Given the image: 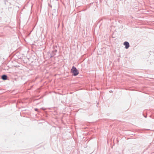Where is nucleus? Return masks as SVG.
<instances>
[{
    "instance_id": "obj_7",
    "label": "nucleus",
    "mask_w": 154,
    "mask_h": 154,
    "mask_svg": "<svg viewBox=\"0 0 154 154\" xmlns=\"http://www.w3.org/2000/svg\"><path fill=\"white\" fill-rule=\"evenodd\" d=\"M4 1L5 2H8V0H4Z\"/></svg>"
},
{
    "instance_id": "obj_6",
    "label": "nucleus",
    "mask_w": 154,
    "mask_h": 154,
    "mask_svg": "<svg viewBox=\"0 0 154 154\" xmlns=\"http://www.w3.org/2000/svg\"><path fill=\"white\" fill-rule=\"evenodd\" d=\"M35 110L36 111H37L38 110V109L37 108H35Z\"/></svg>"
},
{
    "instance_id": "obj_3",
    "label": "nucleus",
    "mask_w": 154,
    "mask_h": 154,
    "mask_svg": "<svg viewBox=\"0 0 154 154\" xmlns=\"http://www.w3.org/2000/svg\"><path fill=\"white\" fill-rule=\"evenodd\" d=\"M1 78L4 80H6L7 79L8 76L4 74L2 76Z\"/></svg>"
},
{
    "instance_id": "obj_5",
    "label": "nucleus",
    "mask_w": 154,
    "mask_h": 154,
    "mask_svg": "<svg viewBox=\"0 0 154 154\" xmlns=\"http://www.w3.org/2000/svg\"><path fill=\"white\" fill-rule=\"evenodd\" d=\"M53 51L54 52V53L56 54V53L57 51V49H54V51Z\"/></svg>"
},
{
    "instance_id": "obj_8",
    "label": "nucleus",
    "mask_w": 154,
    "mask_h": 154,
    "mask_svg": "<svg viewBox=\"0 0 154 154\" xmlns=\"http://www.w3.org/2000/svg\"><path fill=\"white\" fill-rule=\"evenodd\" d=\"M77 74H79V72H78Z\"/></svg>"
},
{
    "instance_id": "obj_1",
    "label": "nucleus",
    "mask_w": 154,
    "mask_h": 154,
    "mask_svg": "<svg viewBox=\"0 0 154 154\" xmlns=\"http://www.w3.org/2000/svg\"><path fill=\"white\" fill-rule=\"evenodd\" d=\"M71 72L73 74V75L74 76L77 75V69L74 66H73L71 69Z\"/></svg>"
},
{
    "instance_id": "obj_4",
    "label": "nucleus",
    "mask_w": 154,
    "mask_h": 154,
    "mask_svg": "<svg viewBox=\"0 0 154 154\" xmlns=\"http://www.w3.org/2000/svg\"><path fill=\"white\" fill-rule=\"evenodd\" d=\"M56 55V54L54 53L53 51H52V52L50 54V57L51 58L53 57Z\"/></svg>"
},
{
    "instance_id": "obj_2",
    "label": "nucleus",
    "mask_w": 154,
    "mask_h": 154,
    "mask_svg": "<svg viewBox=\"0 0 154 154\" xmlns=\"http://www.w3.org/2000/svg\"><path fill=\"white\" fill-rule=\"evenodd\" d=\"M124 45L125 46V48L128 49L129 47V44L127 42H125L124 43Z\"/></svg>"
}]
</instances>
